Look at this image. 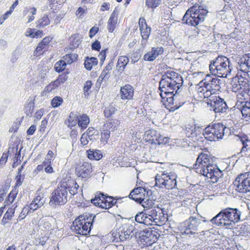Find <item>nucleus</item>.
Listing matches in <instances>:
<instances>
[{
	"mask_svg": "<svg viewBox=\"0 0 250 250\" xmlns=\"http://www.w3.org/2000/svg\"><path fill=\"white\" fill-rule=\"evenodd\" d=\"M193 168L197 173L208 178L213 183H216L222 175V171L213 164V158L209 154L201 153L198 156Z\"/></svg>",
	"mask_w": 250,
	"mask_h": 250,
	"instance_id": "f257e3e1",
	"label": "nucleus"
},
{
	"mask_svg": "<svg viewBox=\"0 0 250 250\" xmlns=\"http://www.w3.org/2000/svg\"><path fill=\"white\" fill-rule=\"evenodd\" d=\"M183 83L182 77L174 71H167L159 82L160 95L162 99L165 98L182 88Z\"/></svg>",
	"mask_w": 250,
	"mask_h": 250,
	"instance_id": "f03ea898",
	"label": "nucleus"
},
{
	"mask_svg": "<svg viewBox=\"0 0 250 250\" xmlns=\"http://www.w3.org/2000/svg\"><path fill=\"white\" fill-rule=\"evenodd\" d=\"M240 216L241 212L237 208H229L222 209L210 221L217 226L231 229L240 220Z\"/></svg>",
	"mask_w": 250,
	"mask_h": 250,
	"instance_id": "7ed1b4c3",
	"label": "nucleus"
},
{
	"mask_svg": "<svg viewBox=\"0 0 250 250\" xmlns=\"http://www.w3.org/2000/svg\"><path fill=\"white\" fill-rule=\"evenodd\" d=\"M209 67L212 75H217L220 78H227L230 75L232 69L229 59L224 56H218L211 61Z\"/></svg>",
	"mask_w": 250,
	"mask_h": 250,
	"instance_id": "20e7f679",
	"label": "nucleus"
},
{
	"mask_svg": "<svg viewBox=\"0 0 250 250\" xmlns=\"http://www.w3.org/2000/svg\"><path fill=\"white\" fill-rule=\"evenodd\" d=\"M208 13L207 9L199 4H195L186 11L182 21L187 24L196 26L204 21Z\"/></svg>",
	"mask_w": 250,
	"mask_h": 250,
	"instance_id": "39448f33",
	"label": "nucleus"
},
{
	"mask_svg": "<svg viewBox=\"0 0 250 250\" xmlns=\"http://www.w3.org/2000/svg\"><path fill=\"white\" fill-rule=\"evenodd\" d=\"M96 215L85 213L80 215L73 222L71 229L76 233L86 235L89 234Z\"/></svg>",
	"mask_w": 250,
	"mask_h": 250,
	"instance_id": "423d86ee",
	"label": "nucleus"
},
{
	"mask_svg": "<svg viewBox=\"0 0 250 250\" xmlns=\"http://www.w3.org/2000/svg\"><path fill=\"white\" fill-rule=\"evenodd\" d=\"M65 180L61 181L57 188L52 193L49 204L53 206L64 205L68 201L69 186Z\"/></svg>",
	"mask_w": 250,
	"mask_h": 250,
	"instance_id": "0eeeda50",
	"label": "nucleus"
},
{
	"mask_svg": "<svg viewBox=\"0 0 250 250\" xmlns=\"http://www.w3.org/2000/svg\"><path fill=\"white\" fill-rule=\"evenodd\" d=\"M177 178L174 172H160L155 176V186L162 189H173L177 186Z\"/></svg>",
	"mask_w": 250,
	"mask_h": 250,
	"instance_id": "6e6552de",
	"label": "nucleus"
},
{
	"mask_svg": "<svg viewBox=\"0 0 250 250\" xmlns=\"http://www.w3.org/2000/svg\"><path fill=\"white\" fill-rule=\"evenodd\" d=\"M226 130H228L224 125L220 123L209 124L203 130V136L210 141L222 139Z\"/></svg>",
	"mask_w": 250,
	"mask_h": 250,
	"instance_id": "1a4fd4ad",
	"label": "nucleus"
},
{
	"mask_svg": "<svg viewBox=\"0 0 250 250\" xmlns=\"http://www.w3.org/2000/svg\"><path fill=\"white\" fill-rule=\"evenodd\" d=\"M201 223L199 217L191 216L188 219L181 223L178 229L182 235H191L196 233Z\"/></svg>",
	"mask_w": 250,
	"mask_h": 250,
	"instance_id": "9d476101",
	"label": "nucleus"
},
{
	"mask_svg": "<svg viewBox=\"0 0 250 250\" xmlns=\"http://www.w3.org/2000/svg\"><path fill=\"white\" fill-rule=\"evenodd\" d=\"M145 211L151 221V225L154 223L155 225L161 226L167 219V214L165 213V211L159 207L145 209Z\"/></svg>",
	"mask_w": 250,
	"mask_h": 250,
	"instance_id": "9b49d317",
	"label": "nucleus"
},
{
	"mask_svg": "<svg viewBox=\"0 0 250 250\" xmlns=\"http://www.w3.org/2000/svg\"><path fill=\"white\" fill-rule=\"evenodd\" d=\"M233 184L237 192L242 194L250 193V172L239 175Z\"/></svg>",
	"mask_w": 250,
	"mask_h": 250,
	"instance_id": "f8f14e48",
	"label": "nucleus"
},
{
	"mask_svg": "<svg viewBox=\"0 0 250 250\" xmlns=\"http://www.w3.org/2000/svg\"><path fill=\"white\" fill-rule=\"evenodd\" d=\"M232 91L234 92H238L243 97L245 94H250V88L247 79L244 80L243 78H240L238 76L233 77L231 83Z\"/></svg>",
	"mask_w": 250,
	"mask_h": 250,
	"instance_id": "ddd939ff",
	"label": "nucleus"
},
{
	"mask_svg": "<svg viewBox=\"0 0 250 250\" xmlns=\"http://www.w3.org/2000/svg\"><path fill=\"white\" fill-rule=\"evenodd\" d=\"M170 105L172 106L169 108L170 112H173L183 105L186 102L185 97L182 88L175 91V93L165 98Z\"/></svg>",
	"mask_w": 250,
	"mask_h": 250,
	"instance_id": "4468645a",
	"label": "nucleus"
},
{
	"mask_svg": "<svg viewBox=\"0 0 250 250\" xmlns=\"http://www.w3.org/2000/svg\"><path fill=\"white\" fill-rule=\"evenodd\" d=\"M208 105L212 108L215 113H223L227 110V105L224 100L216 95L210 97L206 101Z\"/></svg>",
	"mask_w": 250,
	"mask_h": 250,
	"instance_id": "2eb2a0df",
	"label": "nucleus"
},
{
	"mask_svg": "<svg viewBox=\"0 0 250 250\" xmlns=\"http://www.w3.org/2000/svg\"><path fill=\"white\" fill-rule=\"evenodd\" d=\"M217 75H207L205 78L200 82L202 83H206L211 89L212 93L215 94L219 91L221 88L222 80L217 77Z\"/></svg>",
	"mask_w": 250,
	"mask_h": 250,
	"instance_id": "dca6fc26",
	"label": "nucleus"
},
{
	"mask_svg": "<svg viewBox=\"0 0 250 250\" xmlns=\"http://www.w3.org/2000/svg\"><path fill=\"white\" fill-rule=\"evenodd\" d=\"M185 133L188 137L194 138V141H203V131L199 126H197L195 125H188L186 127Z\"/></svg>",
	"mask_w": 250,
	"mask_h": 250,
	"instance_id": "f3484780",
	"label": "nucleus"
},
{
	"mask_svg": "<svg viewBox=\"0 0 250 250\" xmlns=\"http://www.w3.org/2000/svg\"><path fill=\"white\" fill-rule=\"evenodd\" d=\"M115 199L111 196H107L102 192L97 193L94 199H91V203L94 205L102 208L107 209V204Z\"/></svg>",
	"mask_w": 250,
	"mask_h": 250,
	"instance_id": "a211bd4d",
	"label": "nucleus"
},
{
	"mask_svg": "<svg viewBox=\"0 0 250 250\" xmlns=\"http://www.w3.org/2000/svg\"><path fill=\"white\" fill-rule=\"evenodd\" d=\"M237 68L244 73L245 77L248 75L250 73V53L245 54L239 60Z\"/></svg>",
	"mask_w": 250,
	"mask_h": 250,
	"instance_id": "6ab92c4d",
	"label": "nucleus"
},
{
	"mask_svg": "<svg viewBox=\"0 0 250 250\" xmlns=\"http://www.w3.org/2000/svg\"><path fill=\"white\" fill-rule=\"evenodd\" d=\"M92 166L87 162H83L76 168V173L79 177L88 178L92 172Z\"/></svg>",
	"mask_w": 250,
	"mask_h": 250,
	"instance_id": "aec40b11",
	"label": "nucleus"
},
{
	"mask_svg": "<svg viewBox=\"0 0 250 250\" xmlns=\"http://www.w3.org/2000/svg\"><path fill=\"white\" fill-rule=\"evenodd\" d=\"M164 52V49L162 47H152L151 51L147 52L144 56L143 59L146 61H153L159 55Z\"/></svg>",
	"mask_w": 250,
	"mask_h": 250,
	"instance_id": "412c9836",
	"label": "nucleus"
},
{
	"mask_svg": "<svg viewBox=\"0 0 250 250\" xmlns=\"http://www.w3.org/2000/svg\"><path fill=\"white\" fill-rule=\"evenodd\" d=\"M149 193V192L147 191L146 195L143 197L138 202L144 208V209L153 208L157 206L155 205V200L153 199L152 196L148 195ZM150 193H151L150 191Z\"/></svg>",
	"mask_w": 250,
	"mask_h": 250,
	"instance_id": "4be33fe9",
	"label": "nucleus"
},
{
	"mask_svg": "<svg viewBox=\"0 0 250 250\" xmlns=\"http://www.w3.org/2000/svg\"><path fill=\"white\" fill-rule=\"evenodd\" d=\"M199 87L197 88V93L200 97H203L204 99L208 100L210 97L214 96L215 94L212 93L211 89L206 83H199Z\"/></svg>",
	"mask_w": 250,
	"mask_h": 250,
	"instance_id": "5701e85b",
	"label": "nucleus"
},
{
	"mask_svg": "<svg viewBox=\"0 0 250 250\" xmlns=\"http://www.w3.org/2000/svg\"><path fill=\"white\" fill-rule=\"evenodd\" d=\"M145 188L142 187H138L132 190L128 195V197L138 202L144 197L146 193Z\"/></svg>",
	"mask_w": 250,
	"mask_h": 250,
	"instance_id": "b1692460",
	"label": "nucleus"
},
{
	"mask_svg": "<svg viewBox=\"0 0 250 250\" xmlns=\"http://www.w3.org/2000/svg\"><path fill=\"white\" fill-rule=\"evenodd\" d=\"M121 98L122 100H130L134 94V89L130 84H125L120 89Z\"/></svg>",
	"mask_w": 250,
	"mask_h": 250,
	"instance_id": "393cba45",
	"label": "nucleus"
},
{
	"mask_svg": "<svg viewBox=\"0 0 250 250\" xmlns=\"http://www.w3.org/2000/svg\"><path fill=\"white\" fill-rule=\"evenodd\" d=\"M135 221L140 224L145 225H151V221H149L146 215L145 209L143 211L138 213L135 216Z\"/></svg>",
	"mask_w": 250,
	"mask_h": 250,
	"instance_id": "a878e982",
	"label": "nucleus"
},
{
	"mask_svg": "<svg viewBox=\"0 0 250 250\" xmlns=\"http://www.w3.org/2000/svg\"><path fill=\"white\" fill-rule=\"evenodd\" d=\"M55 17L54 13H50L49 15H44L36 22L37 28H43L50 24V19Z\"/></svg>",
	"mask_w": 250,
	"mask_h": 250,
	"instance_id": "bb28decb",
	"label": "nucleus"
},
{
	"mask_svg": "<svg viewBox=\"0 0 250 250\" xmlns=\"http://www.w3.org/2000/svg\"><path fill=\"white\" fill-rule=\"evenodd\" d=\"M147 139L151 141L152 144H157L160 133L155 130H149L146 132Z\"/></svg>",
	"mask_w": 250,
	"mask_h": 250,
	"instance_id": "cd10ccee",
	"label": "nucleus"
},
{
	"mask_svg": "<svg viewBox=\"0 0 250 250\" xmlns=\"http://www.w3.org/2000/svg\"><path fill=\"white\" fill-rule=\"evenodd\" d=\"M87 154L88 158L90 160H99L103 157L101 151L97 149H89L87 151Z\"/></svg>",
	"mask_w": 250,
	"mask_h": 250,
	"instance_id": "c85d7f7f",
	"label": "nucleus"
},
{
	"mask_svg": "<svg viewBox=\"0 0 250 250\" xmlns=\"http://www.w3.org/2000/svg\"><path fill=\"white\" fill-rule=\"evenodd\" d=\"M117 22V17L116 15L115 11L111 15L108 21L107 28L109 32H112L116 27Z\"/></svg>",
	"mask_w": 250,
	"mask_h": 250,
	"instance_id": "c756f323",
	"label": "nucleus"
},
{
	"mask_svg": "<svg viewBox=\"0 0 250 250\" xmlns=\"http://www.w3.org/2000/svg\"><path fill=\"white\" fill-rule=\"evenodd\" d=\"M89 118L85 114L80 115L78 117V124L82 129H85L89 123Z\"/></svg>",
	"mask_w": 250,
	"mask_h": 250,
	"instance_id": "7c9ffc66",
	"label": "nucleus"
},
{
	"mask_svg": "<svg viewBox=\"0 0 250 250\" xmlns=\"http://www.w3.org/2000/svg\"><path fill=\"white\" fill-rule=\"evenodd\" d=\"M239 140L243 145L241 152L246 151L250 149V140L248 139L247 136L238 135Z\"/></svg>",
	"mask_w": 250,
	"mask_h": 250,
	"instance_id": "2f4dec72",
	"label": "nucleus"
},
{
	"mask_svg": "<svg viewBox=\"0 0 250 250\" xmlns=\"http://www.w3.org/2000/svg\"><path fill=\"white\" fill-rule=\"evenodd\" d=\"M129 62V59L128 57L124 56L119 57L117 66L118 67L119 71H123Z\"/></svg>",
	"mask_w": 250,
	"mask_h": 250,
	"instance_id": "473e14b6",
	"label": "nucleus"
},
{
	"mask_svg": "<svg viewBox=\"0 0 250 250\" xmlns=\"http://www.w3.org/2000/svg\"><path fill=\"white\" fill-rule=\"evenodd\" d=\"M98 64V60L95 57H86L84 61L85 68L88 70H91L93 66H95Z\"/></svg>",
	"mask_w": 250,
	"mask_h": 250,
	"instance_id": "72a5a7b5",
	"label": "nucleus"
},
{
	"mask_svg": "<svg viewBox=\"0 0 250 250\" xmlns=\"http://www.w3.org/2000/svg\"><path fill=\"white\" fill-rule=\"evenodd\" d=\"M15 208L16 207L9 208L4 214L2 220V223L3 225H5L9 220H11L14 215Z\"/></svg>",
	"mask_w": 250,
	"mask_h": 250,
	"instance_id": "f704fd0d",
	"label": "nucleus"
},
{
	"mask_svg": "<svg viewBox=\"0 0 250 250\" xmlns=\"http://www.w3.org/2000/svg\"><path fill=\"white\" fill-rule=\"evenodd\" d=\"M120 123V121L118 120L111 119L104 125V128L109 129L111 132H113L117 129Z\"/></svg>",
	"mask_w": 250,
	"mask_h": 250,
	"instance_id": "c9c22d12",
	"label": "nucleus"
},
{
	"mask_svg": "<svg viewBox=\"0 0 250 250\" xmlns=\"http://www.w3.org/2000/svg\"><path fill=\"white\" fill-rule=\"evenodd\" d=\"M90 141L96 140L99 138V132L93 127H89L85 133Z\"/></svg>",
	"mask_w": 250,
	"mask_h": 250,
	"instance_id": "e433bc0d",
	"label": "nucleus"
},
{
	"mask_svg": "<svg viewBox=\"0 0 250 250\" xmlns=\"http://www.w3.org/2000/svg\"><path fill=\"white\" fill-rule=\"evenodd\" d=\"M122 228L126 234L129 235V238L130 237H132L137 232L136 230L135 229L134 226L129 223L125 224Z\"/></svg>",
	"mask_w": 250,
	"mask_h": 250,
	"instance_id": "4c0bfd02",
	"label": "nucleus"
},
{
	"mask_svg": "<svg viewBox=\"0 0 250 250\" xmlns=\"http://www.w3.org/2000/svg\"><path fill=\"white\" fill-rule=\"evenodd\" d=\"M65 182L69 185V187L68 188V192H69V193L71 195H74L77 193V190L79 188V185L77 184V183L71 180H68L67 181H65Z\"/></svg>",
	"mask_w": 250,
	"mask_h": 250,
	"instance_id": "58836bf2",
	"label": "nucleus"
},
{
	"mask_svg": "<svg viewBox=\"0 0 250 250\" xmlns=\"http://www.w3.org/2000/svg\"><path fill=\"white\" fill-rule=\"evenodd\" d=\"M59 84V82L58 81H55L50 83L48 85L45 87L43 91V94L46 95L47 93H49L56 88Z\"/></svg>",
	"mask_w": 250,
	"mask_h": 250,
	"instance_id": "ea45409f",
	"label": "nucleus"
},
{
	"mask_svg": "<svg viewBox=\"0 0 250 250\" xmlns=\"http://www.w3.org/2000/svg\"><path fill=\"white\" fill-rule=\"evenodd\" d=\"M113 65V62H109L102 72L100 78H102L103 80H105L106 79H107L109 77L108 76V74L109 73V72L112 70Z\"/></svg>",
	"mask_w": 250,
	"mask_h": 250,
	"instance_id": "a19ab883",
	"label": "nucleus"
},
{
	"mask_svg": "<svg viewBox=\"0 0 250 250\" xmlns=\"http://www.w3.org/2000/svg\"><path fill=\"white\" fill-rule=\"evenodd\" d=\"M78 55L75 53L66 54L63 56L64 61L68 64H71L77 60Z\"/></svg>",
	"mask_w": 250,
	"mask_h": 250,
	"instance_id": "79ce46f5",
	"label": "nucleus"
},
{
	"mask_svg": "<svg viewBox=\"0 0 250 250\" xmlns=\"http://www.w3.org/2000/svg\"><path fill=\"white\" fill-rule=\"evenodd\" d=\"M66 65V62L64 60H60L56 63L54 69L56 71L61 72L65 69Z\"/></svg>",
	"mask_w": 250,
	"mask_h": 250,
	"instance_id": "37998d69",
	"label": "nucleus"
},
{
	"mask_svg": "<svg viewBox=\"0 0 250 250\" xmlns=\"http://www.w3.org/2000/svg\"><path fill=\"white\" fill-rule=\"evenodd\" d=\"M92 85V83L91 81H87L84 83L83 90L84 98H87L88 97L90 93L89 90H90Z\"/></svg>",
	"mask_w": 250,
	"mask_h": 250,
	"instance_id": "c03bdc74",
	"label": "nucleus"
},
{
	"mask_svg": "<svg viewBox=\"0 0 250 250\" xmlns=\"http://www.w3.org/2000/svg\"><path fill=\"white\" fill-rule=\"evenodd\" d=\"M111 132L109 129L104 128V130L101 133V141L107 143L110 137Z\"/></svg>",
	"mask_w": 250,
	"mask_h": 250,
	"instance_id": "a18cd8bd",
	"label": "nucleus"
},
{
	"mask_svg": "<svg viewBox=\"0 0 250 250\" xmlns=\"http://www.w3.org/2000/svg\"><path fill=\"white\" fill-rule=\"evenodd\" d=\"M116 110L114 106L110 104L109 106L105 107L104 110V115L106 118L110 117L115 113Z\"/></svg>",
	"mask_w": 250,
	"mask_h": 250,
	"instance_id": "49530a36",
	"label": "nucleus"
},
{
	"mask_svg": "<svg viewBox=\"0 0 250 250\" xmlns=\"http://www.w3.org/2000/svg\"><path fill=\"white\" fill-rule=\"evenodd\" d=\"M143 28L142 30H140L141 36L143 39L147 40L151 32V28L146 25Z\"/></svg>",
	"mask_w": 250,
	"mask_h": 250,
	"instance_id": "de8ad7c7",
	"label": "nucleus"
},
{
	"mask_svg": "<svg viewBox=\"0 0 250 250\" xmlns=\"http://www.w3.org/2000/svg\"><path fill=\"white\" fill-rule=\"evenodd\" d=\"M17 194V193L16 191H11L5 200V206L9 205V204H12L16 197Z\"/></svg>",
	"mask_w": 250,
	"mask_h": 250,
	"instance_id": "09e8293b",
	"label": "nucleus"
},
{
	"mask_svg": "<svg viewBox=\"0 0 250 250\" xmlns=\"http://www.w3.org/2000/svg\"><path fill=\"white\" fill-rule=\"evenodd\" d=\"M47 48V47L46 46L40 42L34 52V56L36 57L40 56L42 54V51L43 50L44 51H46Z\"/></svg>",
	"mask_w": 250,
	"mask_h": 250,
	"instance_id": "8fccbe9b",
	"label": "nucleus"
},
{
	"mask_svg": "<svg viewBox=\"0 0 250 250\" xmlns=\"http://www.w3.org/2000/svg\"><path fill=\"white\" fill-rule=\"evenodd\" d=\"M162 0H146V4L148 7L155 8L158 6Z\"/></svg>",
	"mask_w": 250,
	"mask_h": 250,
	"instance_id": "3c124183",
	"label": "nucleus"
},
{
	"mask_svg": "<svg viewBox=\"0 0 250 250\" xmlns=\"http://www.w3.org/2000/svg\"><path fill=\"white\" fill-rule=\"evenodd\" d=\"M78 116L76 117L75 115L73 113L70 114L68 119V126L69 127L74 126L78 123Z\"/></svg>",
	"mask_w": 250,
	"mask_h": 250,
	"instance_id": "603ef678",
	"label": "nucleus"
},
{
	"mask_svg": "<svg viewBox=\"0 0 250 250\" xmlns=\"http://www.w3.org/2000/svg\"><path fill=\"white\" fill-rule=\"evenodd\" d=\"M18 146L16 145L15 146H12V147H10L9 148L8 150V153L11 154L12 152L14 153V152H16L15 154V158L16 159L17 162L19 161H21V154L20 151H18Z\"/></svg>",
	"mask_w": 250,
	"mask_h": 250,
	"instance_id": "864d4df0",
	"label": "nucleus"
},
{
	"mask_svg": "<svg viewBox=\"0 0 250 250\" xmlns=\"http://www.w3.org/2000/svg\"><path fill=\"white\" fill-rule=\"evenodd\" d=\"M43 164L44 166V170L46 173L50 174L54 172L53 168L52 167V162L51 161H43Z\"/></svg>",
	"mask_w": 250,
	"mask_h": 250,
	"instance_id": "5fc2aeb1",
	"label": "nucleus"
},
{
	"mask_svg": "<svg viewBox=\"0 0 250 250\" xmlns=\"http://www.w3.org/2000/svg\"><path fill=\"white\" fill-rule=\"evenodd\" d=\"M63 102L62 98L61 97L56 96L51 101V104L53 107L59 106Z\"/></svg>",
	"mask_w": 250,
	"mask_h": 250,
	"instance_id": "6e6d98bb",
	"label": "nucleus"
},
{
	"mask_svg": "<svg viewBox=\"0 0 250 250\" xmlns=\"http://www.w3.org/2000/svg\"><path fill=\"white\" fill-rule=\"evenodd\" d=\"M141 54L139 50H137L136 51L133 52L131 59V62L132 63H135L137 62L141 57Z\"/></svg>",
	"mask_w": 250,
	"mask_h": 250,
	"instance_id": "4d7b16f0",
	"label": "nucleus"
},
{
	"mask_svg": "<svg viewBox=\"0 0 250 250\" xmlns=\"http://www.w3.org/2000/svg\"><path fill=\"white\" fill-rule=\"evenodd\" d=\"M8 189V186L6 185L2 186V188L0 189V203L3 201L7 192Z\"/></svg>",
	"mask_w": 250,
	"mask_h": 250,
	"instance_id": "13d9d810",
	"label": "nucleus"
},
{
	"mask_svg": "<svg viewBox=\"0 0 250 250\" xmlns=\"http://www.w3.org/2000/svg\"><path fill=\"white\" fill-rule=\"evenodd\" d=\"M40 226L42 229H44L45 230H48L52 227L50 222L46 220H42L40 224Z\"/></svg>",
	"mask_w": 250,
	"mask_h": 250,
	"instance_id": "bf43d9fd",
	"label": "nucleus"
},
{
	"mask_svg": "<svg viewBox=\"0 0 250 250\" xmlns=\"http://www.w3.org/2000/svg\"><path fill=\"white\" fill-rule=\"evenodd\" d=\"M118 235L121 241H124L125 240L129 238V235L126 234L122 227L120 228V230L118 232Z\"/></svg>",
	"mask_w": 250,
	"mask_h": 250,
	"instance_id": "052dcab7",
	"label": "nucleus"
},
{
	"mask_svg": "<svg viewBox=\"0 0 250 250\" xmlns=\"http://www.w3.org/2000/svg\"><path fill=\"white\" fill-rule=\"evenodd\" d=\"M169 138L164 137L163 136L160 134V137L158 138V143H157V144L159 145H166L169 142Z\"/></svg>",
	"mask_w": 250,
	"mask_h": 250,
	"instance_id": "680f3d73",
	"label": "nucleus"
},
{
	"mask_svg": "<svg viewBox=\"0 0 250 250\" xmlns=\"http://www.w3.org/2000/svg\"><path fill=\"white\" fill-rule=\"evenodd\" d=\"M33 201L34 203H37V205L40 207L42 206L45 203V200L43 199L40 195L37 196L36 198L33 200Z\"/></svg>",
	"mask_w": 250,
	"mask_h": 250,
	"instance_id": "e2e57ef3",
	"label": "nucleus"
},
{
	"mask_svg": "<svg viewBox=\"0 0 250 250\" xmlns=\"http://www.w3.org/2000/svg\"><path fill=\"white\" fill-rule=\"evenodd\" d=\"M72 45L74 47H78L81 42L78 35H75L73 36Z\"/></svg>",
	"mask_w": 250,
	"mask_h": 250,
	"instance_id": "0e129e2a",
	"label": "nucleus"
},
{
	"mask_svg": "<svg viewBox=\"0 0 250 250\" xmlns=\"http://www.w3.org/2000/svg\"><path fill=\"white\" fill-rule=\"evenodd\" d=\"M34 112V106L32 105L31 104H29L28 106L25 108V112L26 115L29 117H31L32 116L33 113Z\"/></svg>",
	"mask_w": 250,
	"mask_h": 250,
	"instance_id": "69168bd1",
	"label": "nucleus"
},
{
	"mask_svg": "<svg viewBox=\"0 0 250 250\" xmlns=\"http://www.w3.org/2000/svg\"><path fill=\"white\" fill-rule=\"evenodd\" d=\"M29 209L28 208H26V207L23 208L20 214L19 215L18 220H21L24 219L27 214L29 213Z\"/></svg>",
	"mask_w": 250,
	"mask_h": 250,
	"instance_id": "338daca9",
	"label": "nucleus"
},
{
	"mask_svg": "<svg viewBox=\"0 0 250 250\" xmlns=\"http://www.w3.org/2000/svg\"><path fill=\"white\" fill-rule=\"evenodd\" d=\"M16 186L19 187L21 185L23 180H24V176L21 175V173L18 172V175L16 178Z\"/></svg>",
	"mask_w": 250,
	"mask_h": 250,
	"instance_id": "774afa93",
	"label": "nucleus"
}]
</instances>
